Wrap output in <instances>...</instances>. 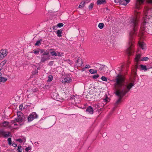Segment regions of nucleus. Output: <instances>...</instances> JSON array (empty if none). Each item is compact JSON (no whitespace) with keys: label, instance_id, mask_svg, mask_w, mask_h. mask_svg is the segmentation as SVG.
I'll return each mask as SVG.
<instances>
[{"label":"nucleus","instance_id":"obj_1","mask_svg":"<svg viewBox=\"0 0 152 152\" xmlns=\"http://www.w3.org/2000/svg\"><path fill=\"white\" fill-rule=\"evenodd\" d=\"M114 88L116 90V94L120 97L119 98L115 104L116 107L121 102V98L128 92L131 88L134 86L132 83H125L124 79L119 75L114 80Z\"/></svg>","mask_w":152,"mask_h":152},{"label":"nucleus","instance_id":"obj_2","mask_svg":"<svg viewBox=\"0 0 152 152\" xmlns=\"http://www.w3.org/2000/svg\"><path fill=\"white\" fill-rule=\"evenodd\" d=\"M149 8L148 7H146L145 8V10L144 12V15L145 16L144 17V21L142 24L141 27V30L142 31H144L146 32H149V29L147 26L146 27V24L148 23V20L151 18V16L149 15H148V11L149 10Z\"/></svg>","mask_w":152,"mask_h":152},{"label":"nucleus","instance_id":"obj_3","mask_svg":"<svg viewBox=\"0 0 152 152\" xmlns=\"http://www.w3.org/2000/svg\"><path fill=\"white\" fill-rule=\"evenodd\" d=\"M138 20L137 17H134L131 18L130 20V24H132L133 27V30L130 33L131 36L135 33L137 26L138 25Z\"/></svg>","mask_w":152,"mask_h":152},{"label":"nucleus","instance_id":"obj_4","mask_svg":"<svg viewBox=\"0 0 152 152\" xmlns=\"http://www.w3.org/2000/svg\"><path fill=\"white\" fill-rule=\"evenodd\" d=\"M49 53L48 52H44L41 57V61L43 62L47 61L50 58Z\"/></svg>","mask_w":152,"mask_h":152},{"label":"nucleus","instance_id":"obj_5","mask_svg":"<svg viewBox=\"0 0 152 152\" xmlns=\"http://www.w3.org/2000/svg\"><path fill=\"white\" fill-rule=\"evenodd\" d=\"M18 117L15 119V121L18 123L21 122L23 121L24 118L23 114L21 111L18 112L17 113Z\"/></svg>","mask_w":152,"mask_h":152},{"label":"nucleus","instance_id":"obj_6","mask_svg":"<svg viewBox=\"0 0 152 152\" xmlns=\"http://www.w3.org/2000/svg\"><path fill=\"white\" fill-rule=\"evenodd\" d=\"M8 53V51L5 48L2 49L0 51V59H3L6 56Z\"/></svg>","mask_w":152,"mask_h":152},{"label":"nucleus","instance_id":"obj_7","mask_svg":"<svg viewBox=\"0 0 152 152\" xmlns=\"http://www.w3.org/2000/svg\"><path fill=\"white\" fill-rule=\"evenodd\" d=\"M38 117V115L35 112L32 113L28 117V121L29 122L31 121L34 119L37 118Z\"/></svg>","mask_w":152,"mask_h":152},{"label":"nucleus","instance_id":"obj_8","mask_svg":"<svg viewBox=\"0 0 152 152\" xmlns=\"http://www.w3.org/2000/svg\"><path fill=\"white\" fill-rule=\"evenodd\" d=\"M0 136H3L7 137L11 136V134L9 132H4L2 130H0Z\"/></svg>","mask_w":152,"mask_h":152},{"label":"nucleus","instance_id":"obj_9","mask_svg":"<svg viewBox=\"0 0 152 152\" xmlns=\"http://www.w3.org/2000/svg\"><path fill=\"white\" fill-rule=\"evenodd\" d=\"M71 81V79L70 77L68 76H66L65 78H64L63 80H62L63 83H69Z\"/></svg>","mask_w":152,"mask_h":152},{"label":"nucleus","instance_id":"obj_10","mask_svg":"<svg viewBox=\"0 0 152 152\" xmlns=\"http://www.w3.org/2000/svg\"><path fill=\"white\" fill-rule=\"evenodd\" d=\"M1 125L2 127L11 128V125L8 122L4 121L3 123L1 124Z\"/></svg>","mask_w":152,"mask_h":152},{"label":"nucleus","instance_id":"obj_11","mask_svg":"<svg viewBox=\"0 0 152 152\" xmlns=\"http://www.w3.org/2000/svg\"><path fill=\"white\" fill-rule=\"evenodd\" d=\"M50 53L51 54V55L53 56H61V53H60L58 52H56L54 51H52L50 52Z\"/></svg>","mask_w":152,"mask_h":152},{"label":"nucleus","instance_id":"obj_12","mask_svg":"<svg viewBox=\"0 0 152 152\" xmlns=\"http://www.w3.org/2000/svg\"><path fill=\"white\" fill-rule=\"evenodd\" d=\"M134 52V50L132 48H127L126 50L127 53L129 56L132 55Z\"/></svg>","mask_w":152,"mask_h":152},{"label":"nucleus","instance_id":"obj_13","mask_svg":"<svg viewBox=\"0 0 152 152\" xmlns=\"http://www.w3.org/2000/svg\"><path fill=\"white\" fill-rule=\"evenodd\" d=\"M78 96H72L70 97L71 99H73L75 101V102L76 103H79L80 102V100L79 98H78Z\"/></svg>","mask_w":152,"mask_h":152},{"label":"nucleus","instance_id":"obj_14","mask_svg":"<svg viewBox=\"0 0 152 152\" xmlns=\"http://www.w3.org/2000/svg\"><path fill=\"white\" fill-rule=\"evenodd\" d=\"M86 110L87 112H88L89 114H92L93 113V109L91 106H89L87 107Z\"/></svg>","mask_w":152,"mask_h":152},{"label":"nucleus","instance_id":"obj_15","mask_svg":"<svg viewBox=\"0 0 152 152\" xmlns=\"http://www.w3.org/2000/svg\"><path fill=\"white\" fill-rule=\"evenodd\" d=\"M17 122L15 120L14 121H11V123L12 124L11 125V128L15 129L16 128L15 126H17L18 125V124L15 123V122Z\"/></svg>","mask_w":152,"mask_h":152},{"label":"nucleus","instance_id":"obj_16","mask_svg":"<svg viewBox=\"0 0 152 152\" xmlns=\"http://www.w3.org/2000/svg\"><path fill=\"white\" fill-rule=\"evenodd\" d=\"M97 64L100 66V67L99 69V70L102 71V72H104L105 71L106 69L107 68V67L106 66H104L99 65V64Z\"/></svg>","mask_w":152,"mask_h":152},{"label":"nucleus","instance_id":"obj_17","mask_svg":"<svg viewBox=\"0 0 152 152\" xmlns=\"http://www.w3.org/2000/svg\"><path fill=\"white\" fill-rule=\"evenodd\" d=\"M34 53L36 55L38 54L39 52L42 53L43 52V51L42 50L39 48H37L34 50Z\"/></svg>","mask_w":152,"mask_h":152},{"label":"nucleus","instance_id":"obj_18","mask_svg":"<svg viewBox=\"0 0 152 152\" xmlns=\"http://www.w3.org/2000/svg\"><path fill=\"white\" fill-rule=\"evenodd\" d=\"M77 65L78 66H81L82 65L83 62L81 58H79L77 60Z\"/></svg>","mask_w":152,"mask_h":152},{"label":"nucleus","instance_id":"obj_19","mask_svg":"<svg viewBox=\"0 0 152 152\" xmlns=\"http://www.w3.org/2000/svg\"><path fill=\"white\" fill-rule=\"evenodd\" d=\"M110 101V99L108 97H106L104 99H103L102 103L104 104V105L105 104L108 102H109Z\"/></svg>","mask_w":152,"mask_h":152},{"label":"nucleus","instance_id":"obj_20","mask_svg":"<svg viewBox=\"0 0 152 152\" xmlns=\"http://www.w3.org/2000/svg\"><path fill=\"white\" fill-rule=\"evenodd\" d=\"M139 46L140 48L146 47H147L146 44L143 42H140L138 43Z\"/></svg>","mask_w":152,"mask_h":152},{"label":"nucleus","instance_id":"obj_21","mask_svg":"<svg viewBox=\"0 0 152 152\" xmlns=\"http://www.w3.org/2000/svg\"><path fill=\"white\" fill-rule=\"evenodd\" d=\"M105 2V0H98L97 1L96 3L97 5H100L104 4V3Z\"/></svg>","mask_w":152,"mask_h":152},{"label":"nucleus","instance_id":"obj_22","mask_svg":"<svg viewBox=\"0 0 152 152\" xmlns=\"http://www.w3.org/2000/svg\"><path fill=\"white\" fill-rule=\"evenodd\" d=\"M6 62L7 61L5 60H4L0 64V69L1 71V69L6 64Z\"/></svg>","mask_w":152,"mask_h":152},{"label":"nucleus","instance_id":"obj_23","mask_svg":"<svg viewBox=\"0 0 152 152\" xmlns=\"http://www.w3.org/2000/svg\"><path fill=\"white\" fill-rule=\"evenodd\" d=\"M85 1L81 2L79 6V8H81L84 7L85 6Z\"/></svg>","mask_w":152,"mask_h":152},{"label":"nucleus","instance_id":"obj_24","mask_svg":"<svg viewBox=\"0 0 152 152\" xmlns=\"http://www.w3.org/2000/svg\"><path fill=\"white\" fill-rule=\"evenodd\" d=\"M114 1L115 3H120V4L126 5V4H124V1H121V0H114Z\"/></svg>","mask_w":152,"mask_h":152},{"label":"nucleus","instance_id":"obj_25","mask_svg":"<svg viewBox=\"0 0 152 152\" xmlns=\"http://www.w3.org/2000/svg\"><path fill=\"white\" fill-rule=\"evenodd\" d=\"M141 59H140V54L137 55L135 58V60L137 62L138 61L141 60Z\"/></svg>","mask_w":152,"mask_h":152},{"label":"nucleus","instance_id":"obj_26","mask_svg":"<svg viewBox=\"0 0 152 152\" xmlns=\"http://www.w3.org/2000/svg\"><path fill=\"white\" fill-rule=\"evenodd\" d=\"M62 30H58L57 31L56 34L57 35V36L58 37H61L62 36L61 33H62Z\"/></svg>","mask_w":152,"mask_h":152},{"label":"nucleus","instance_id":"obj_27","mask_svg":"<svg viewBox=\"0 0 152 152\" xmlns=\"http://www.w3.org/2000/svg\"><path fill=\"white\" fill-rule=\"evenodd\" d=\"M89 72L91 74H94L96 73L97 71L96 69H90L89 70Z\"/></svg>","mask_w":152,"mask_h":152},{"label":"nucleus","instance_id":"obj_28","mask_svg":"<svg viewBox=\"0 0 152 152\" xmlns=\"http://www.w3.org/2000/svg\"><path fill=\"white\" fill-rule=\"evenodd\" d=\"M16 141L19 142H25L26 141V139L25 138L21 139H18L16 140Z\"/></svg>","mask_w":152,"mask_h":152},{"label":"nucleus","instance_id":"obj_29","mask_svg":"<svg viewBox=\"0 0 152 152\" xmlns=\"http://www.w3.org/2000/svg\"><path fill=\"white\" fill-rule=\"evenodd\" d=\"M140 67L142 70L146 71L147 70V68L146 66L140 65Z\"/></svg>","mask_w":152,"mask_h":152},{"label":"nucleus","instance_id":"obj_30","mask_svg":"<svg viewBox=\"0 0 152 152\" xmlns=\"http://www.w3.org/2000/svg\"><path fill=\"white\" fill-rule=\"evenodd\" d=\"M144 1V0H136L137 4L140 5L142 4Z\"/></svg>","mask_w":152,"mask_h":152},{"label":"nucleus","instance_id":"obj_31","mask_svg":"<svg viewBox=\"0 0 152 152\" xmlns=\"http://www.w3.org/2000/svg\"><path fill=\"white\" fill-rule=\"evenodd\" d=\"M41 41L42 40L41 39L37 41L35 44V45L37 46H39V45L41 44Z\"/></svg>","mask_w":152,"mask_h":152},{"label":"nucleus","instance_id":"obj_32","mask_svg":"<svg viewBox=\"0 0 152 152\" xmlns=\"http://www.w3.org/2000/svg\"><path fill=\"white\" fill-rule=\"evenodd\" d=\"M129 46L128 48H131L132 46H133V42L132 40V38L130 39V41L129 43Z\"/></svg>","mask_w":152,"mask_h":152},{"label":"nucleus","instance_id":"obj_33","mask_svg":"<svg viewBox=\"0 0 152 152\" xmlns=\"http://www.w3.org/2000/svg\"><path fill=\"white\" fill-rule=\"evenodd\" d=\"M104 26V24L103 23H100L98 25L99 28L101 29H102L103 28Z\"/></svg>","mask_w":152,"mask_h":152},{"label":"nucleus","instance_id":"obj_34","mask_svg":"<svg viewBox=\"0 0 152 152\" xmlns=\"http://www.w3.org/2000/svg\"><path fill=\"white\" fill-rule=\"evenodd\" d=\"M53 79V76L52 75L49 76L48 77V82H51L52 80Z\"/></svg>","mask_w":152,"mask_h":152},{"label":"nucleus","instance_id":"obj_35","mask_svg":"<svg viewBox=\"0 0 152 152\" xmlns=\"http://www.w3.org/2000/svg\"><path fill=\"white\" fill-rule=\"evenodd\" d=\"M94 4L91 3L88 6V9L89 10H91L93 8Z\"/></svg>","mask_w":152,"mask_h":152},{"label":"nucleus","instance_id":"obj_36","mask_svg":"<svg viewBox=\"0 0 152 152\" xmlns=\"http://www.w3.org/2000/svg\"><path fill=\"white\" fill-rule=\"evenodd\" d=\"M7 141L9 145H12V140L11 138H9L7 139Z\"/></svg>","mask_w":152,"mask_h":152},{"label":"nucleus","instance_id":"obj_37","mask_svg":"<svg viewBox=\"0 0 152 152\" xmlns=\"http://www.w3.org/2000/svg\"><path fill=\"white\" fill-rule=\"evenodd\" d=\"M18 151L19 152H22V149L21 148L22 147L21 146H18Z\"/></svg>","mask_w":152,"mask_h":152},{"label":"nucleus","instance_id":"obj_38","mask_svg":"<svg viewBox=\"0 0 152 152\" xmlns=\"http://www.w3.org/2000/svg\"><path fill=\"white\" fill-rule=\"evenodd\" d=\"M101 79L105 81H107V80L106 77L104 76H102L101 78Z\"/></svg>","mask_w":152,"mask_h":152},{"label":"nucleus","instance_id":"obj_39","mask_svg":"<svg viewBox=\"0 0 152 152\" xmlns=\"http://www.w3.org/2000/svg\"><path fill=\"white\" fill-rule=\"evenodd\" d=\"M63 25H64V24L63 23H58L57 25L56 26L58 27H61L63 26Z\"/></svg>","mask_w":152,"mask_h":152},{"label":"nucleus","instance_id":"obj_40","mask_svg":"<svg viewBox=\"0 0 152 152\" xmlns=\"http://www.w3.org/2000/svg\"><path fill=\"white\" fill-rule=\"evenodd\" d=\"M148 58L147 57H145L143 58L142 59H141V60L142 61H146L148 60Z\"/></svg>","mask_w":152,"mask_h":152},{"label":"nucleus","instance_id":"obj_41","mask_svg":"<svg viewBox=\"0 0 152 152\" xmlns=\"http://www.w3.org/2000/svg\"><path fill=\"white\" fill-rule=\"evenodd\" d=\"M31 149V147H27L25 149V151H28L30 150Z\"/></svg>","mask_w":152,"mask_h":152},{"label":"nucleus","instance_id":"obj_42","mask_svg":"<svg viewBox=\"0 0 152 152\" xmlns=\"http://www.w3.org/2000/svg\"><path fill=\"white\" fill-rule=\"evenodd\" d=\"M99 77V75H95L93 76V78L94 79H95L98 78Z\"/></svg>","mask_w":152,"mask_h":152},{"label":"nucleus","instance_id":"obj_43","mask_svg":"<svg viewBox=\"0 0 152 152\" xmlns=\"http://www.w3.org/2000/svg\"><path fill=\"white\" fill-rule=\"evenodd\" d=\"M23 106L22 105L20 104V106H19V109L21 110H22V109H23Z\"/></svg>","mask_w":152,"mask_h":152},{"label":"nucleus","instance_id":"obj_44","mask_svg":"<svg viewBox=\"0 0 152 152\" xmlns=\"http://www.w3.org/2000/svg\"><path fill=\"white\" fill-rule=\"evenodd\" d=\"M85 67L86 69H88L91 68V66L89 65H86Z\"/></svg>","mask_w":152,"mask_h":152},{"label":"nucleus","instance_id":"obj_45","mask_svg":"<svg viewBox=\"0 0 152 152\" xmlns=\"http://www.w3.org/2000/svg\"><path fill=\"white\" fill-rule=\"evenodd\" d=\"M147 2L150 4H152V0H147Z\"/></svg>","mask_w":152,"mask_h":152},{"label":"nucleus","instance_id":"obj_46","mask_svg":"<svg viewBox=\"0 0 152 152\" xmlns=\"http://www.w3.org/2000/svg\"><path fill=\"white\" fill-rule=\"evenodd\" d=\"M130 61L129 60H128L127 61V63L126 64L127 67H128L129 64L130 63Z\"/></svg>","mask_w":152,"mask_h":152},{"label":"nucleus","instance_id":"obj_47","mask_svg":"<svg viewBox=\"0 0 152 152\" xmlns=\"http://www.w3.org/2000/svg\"><path fill=\"white\" fill-rule=\"evenodd\" d=\"M12 145L14 147H17V145L15 144V143H12Z\"/></svg>","mask_w":152,"mask_h":152},{"label":"nucleus","instance_id":"obj_48","mask_svg":"<svg viewBox=\"0 0 152 152\" xmlns=\"http://www.w3.org/2000/svg\"><path fill=\"white\" fill-rule=\"evenodd\" d=\"M125 1H126V4H126V5L127 4L129 3V1L130 0H124Z\"/></svg>","mask_w":152,"mask_h":152},{"label":"nucleus","instance_id":"obj_49","mask_svg":"<svg viewBox=\"0 0 152 152\" xmlns=\"http://www.w3.org/2000/svg\"><path fill=\"white\" fill-rule=\"evenodd\" d=\"M37 73V70H35V72H33V74H35L36 73Z\"/></svg>","mask_w":152,"mask_h":152},{"label":"nucleus","instance_id":"obj_50","mask_svg":"<svg viewBox=\"0 0 152 152\" xmlns=\"http://www.w3.org/2000/svg\"><path fill=\"white\" fill-rule=\"evenodd\" d=\"M56 26H53L52 28H53V29H56Z\"/></svg>","mask_w":152,"mask_h":152},{"label":"nucleus","instance_id":"obj_51","mask_svg":"<svg viewBox=\"0 0 152 152\" xmlns=\"http://www.w3.org/2000/svg\"><path fill=\"white\" fill-rule=\"evenodd\" d=\"M53 118L56 121V116H53Z\"/></svg>","mask_w":152,"mask_h":152},{"label":"nucleus","instance_id":"obj_52","mask_svg":"<svg viewBox=\"0 0 152 152\" xmlns=\"http://www.w3.org/2000/svg\"><path fill=\"white\" fill-rule=\"evenodd\" d=\"M37 90V89H36V88H35V89H34V90H33L32 91H33V92H35V91H36Z\"/></svg>","mask_w":152,"mask_h":152},{"label":"nucleus","instance_id":"obj_53","mask_svg":"<svg viewBox=\"0 0 152 152\" xmlns=\"http://www.w3.org/2000/svg\"><path fill=\"white\" fill-rule=\"evenodd\" d=\"M140 34H142H142H143V32H141L140 33Z\"/></svg>","mask_w":152,"mask_h":152},{"label":"nucleus","instance_id":"obj_54","mask_svg":"<svg viewBox=\"0 0 152 152\" xmlns=\"http://www.w3.org/2000/svg\"><path fill=\"white\" fill-rule=\"evenodd\" d=\"M115 108L114 107L113 108V111H114V109H115Z\"/></svg>","mask_w":152,"mask_h":152},{"label":"nucleus","instance_id":"obj_55","mask_svg":"<svg viewBox=\"0 0 152 152\" xmlns=\"http://www.w3.org/2000/svg\"><path fill=\"white\" fill-rule=\"evenodd\" d=\"M29 91H27V92H28V93H29Z\"/></svg>","mask_w":152,"mask_h":152},{"label":"nucleus","instance_id":"obj_56","mask_svg":"<svg viewBox=\"0 0 152 152\" xmlns=\"http://www.w3.org/2000/svg\"><path fill=\"white\" fill-rule=\"evenodd\" d=\"M144 48H142V49H143Z\"/></svg>","mask_w":152,"mask_h":152}]
</instances>
